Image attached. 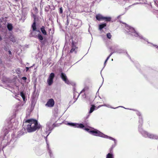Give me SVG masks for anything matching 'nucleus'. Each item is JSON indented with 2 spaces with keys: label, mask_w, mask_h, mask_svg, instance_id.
<instances>
[{
  "label": "nucleus",
  "mask_w": 158,
  "mask_h": 158,
  "mask_svg": "<svg viewBox=\"0 0 158 158\" xmlns=\"http://www.w3.org/2000/svg\"><path fill=\"white\" fill-rule=\"evenodd\" d=\"M29 69V68L28 67H26V72Z\"/></svg>",
  "instance_id": "c9c22d12"
},
{
  "label": "nucleus",
  "mask_w": 158,
  "mask_h": 158,
  "mask_svg": "<svg viewBox=\"0 0 158 158\" xmlns=\"http://www.w3.org/2000/svg\"><path fill=\"white\" fill-rule=\"evenodd\" d=\"M106 158H114V155L111 153H109L107 155Z\"/></svg>",
  "instance_id": "f8f14e48"
},
{
  "label": "nucleus",
  "mask_w": 158,
  "mask_h": 158,
  "mask_svg": "<svg viewBox=\"0 0 158 158\" xmlns=\"http://www.w3.org/2000/svg\"><path fill=\"white\" fill-rule=\"evenodd\" d=\"M95 109V106L94 105H92L90 108V110L89 111V113H92Z\"/></svg>",
  "instance_id": "f3484780"
},
{
  "label": "nucleus",
  "mask_w": 158,
  "mask_h": 158,
  "mask_svg": "<svg viewBox=\"0 0 158 158\" xmlns=\"http://www.w3.org/2000/svg\"><path fill=\"white\" fill-rule=\"evenodd\" d=\"M75 50H70L69 52V53H72L73 51H74Z\"/></svg>",
  "instance_id": "f704fd0d"
},
{
  "label": "nucleus",
  "mask_w": 158,
  "mask_h": 158,
  "mask_svg": "<svg viewBox=\"0 0 158 158\" xmlns=\"http://www.w3.org/2000/svg\"><path fill=\"white\" fill-rule=\"evenodd\" d=\"M106 26V23H104L99 25V30H101L103 28Z\"/></svg>",
  "instance_id": "1a4fd4ad"
},
{
  "label": "nucleus",
  "mask_w": 158,
  "mask_h": 158,
  "mask_svg": "<svg viewBox=\"0 0 158 158\" xmlns=\"http://www.w3.org/2000/svg\"><path fill=\"white\" fill-rule=\"evenodd\" d=\"M31 27L32 28V30L33 31H34L36 30V23H35V22H33V24L32 25Z\"/></svg>",
  "instance_id": "9d476101"
},
{
  "label": "nucleus",
  "mask_w": 158,
  "mask_h": 158,
  "mask_svg": "<svg viewBox=\"0 0 158 158\" xmlns=\"http://www.w3.org/2000/svg\"><path fill=\"white\" fill-rule=\"evenodd\" d=\"M33 18H34V22H35V23H36V16L35 15H33Z\"/></svg>",
  "instance_id": "393cba45"
},
{
  "label": "nucleus",
  "mask_w": 158,
  "mask_h": 158,
  "mask_svg": "<svg viewBox=\"0 0 158 158\" xmlns=\"http://www.w3.org/2000/svg\"><path fill=\"white\" fill-rule=\"evenodd\" d=\"M112 148H111V150H110V151H111V150H112Z\"/></svg>",
  "instance_id": "79ce46f5"
},
{
  "label": "nucleus",
  "mask_w": 158,
  "mask_h": 158,
  "mask_svg": "<svg viewBox=\"0 0 158 158\" xmlns=\"http://www.w3.org/2000/svg\"><path fill=\"white\" fill-rule=\"evenodd\" d=\"M138 114V115H139V116L141 115V114L140 113H139Z\"/></svg>",
  "instance_id": "ea45409f"
},
{
  "label": "nucleus",
  "mask_w": 158,
  "mask_h": 158,
  "mask_svg": "<svg viewBox=\"0 0 158 158\" xmlns=\"http://www.w3.org/2000/svg\"><path fill=\"white\" fill-rule=\"evenodd\" d=\"M155 137L154 135L153 134H150V133H148V135L147 136V137L149 138L150 139H153Z\"/></svg>",
  "instance_id": "ddd939ff"
},
{
  "label": "nucleus",
  "mask_w": 158,
  "mask_h": 158,
  "mask_svg": "<svg viewBox=\"0 0 158 158\" xmlns=\"http://www.w3.org/2000/svg\"><path fill=\"white\" fill-rule=\"evenodd\" d=\"M8 52H9V54H11V52L10 50H9Z\"/></svg>",
  "instance_id": "4c0bfd02"
},
{
  "label": "nucleus",
  "mask_w": 158,
  "mask_h": 158,
  "mask_svg": "<svg viewBox=\"0 0 158 158\" xmlns=\"http://www.w3.org/2000/svg\"><path fill=\"white\" fill-rule=\"evenodd\" d=\"M136 35H135L136 36H139L138 34L136 32H135Z\"/></svg>",
  "instance_id": "e433bc0d"
},
{
  "label": "nucleus",
  "mask_w": 158,
  "mask_h": 158,
  "mask_svg": "<svg viewBox=\"0 0 158 158\" xmlns=\"http://www.w3.org/2000/svg\"><path fill=\"white\" fill-rule=\"evenodd\" d=\"M59 12L60 14L63 13V9L62 7L60 8Z\"/></svg>",
  "instance_id": "bb28decb"
},
{
  "label": "nucleus",
  "mask_w": 158,
  "mask_h": 158,
  "mask_svg": "<svg viewBox=\"0 0 158 158\" xmlns=\"http://www.w3.org/2000/svg\"><path fill=\"white\" fill-rule=\"evenodd\" d=\"M69 21L68 20V18L67 19V25H68V24H69Z\"/></svg>",
  "instance_id": "72a5a7b5"
},
{
  "label": "nucleus",
  "mask_w": 158,
  "mask_h": 158,
  "mask_svg": "<svg viewBox=\"0 0 158 158\" xmlns=\"http://www.w3.org/2000/svg\"><path fill=\"white\" fill-rule=\"evenodd\" d=\"M88 88L87 87H85L84 88L83 90L81 91V93H83V92H84L85 90H87Z\"/></svg>",
  "instance_id": "b1692460"
},
{
  "label": "nucleus",
  "mask_w": 158,
  "mask_h": 158,
  "mask_svg": "<svg viewBox=\"0 0 158 158\" xmlns=\"http://www.w3.org/2000/svg\"><path fill=\"white\" fill-rule=\"evenodd\" d=\"M110 139H112V140H114V139L113 138L111 137H110Z\"/></svg>",
  "instance_id": "58836bf2"
},
{
  "label": "nucleus",
  "mask_w": 158,
  "mask_h": 158,
  "mask_svg": "<svg viewBox=\"0 0 158 158\" xmlns=\"http://www.w3.org/2000/svg\"><path fill=\"white\" fill-rule=\"evenodd\" d=\"M102 106H106V104H104L103 105L99 106H98V108Z\"/></svg>",
  "instance_id": "7c9ffc66"
},
{
  "label": "nucleus",
  "mask_w": 158,
  "mask_h": 158,
  "mask_svg": "<svg viewBox=\"0 0 158 158\" xmlns=\"http://www.w3.org/2000/svg\"><path fill=\"white\" fill-rule=\"evenodd\" d=\"M56 117H54L53 118H52L51 119V121H55L56 122Z\"/></svg>",
  "instance_id": "a878e982"
},
{
  "label": "nucleus",
  "mask_w": 158,
  "mask_h": 158,
  "mask_svg": "<svg viewBox=\"0 0 158 158\" xmlns=\"http://www.w3.org/2000/svg\"><path fill=\"white\" fill-rule=\"evenodd\" d=\"M60 77L66 83L68 84L70 83L69 80L68 79L67 76L64 73H61Z\"/></svg>",
  "instance_id": "39448f33"
},
{
  "label": "nucleus",
  "mask_w": 158,
  "mask_h": 158,
  "mask_svg": "<svg viewBox=\"0 0 158 158\" xmlns=\"http://www.w3.org/2000/svg\"><path fill=\"white\" fill-rule=\"evenodd\" d=\"M84 129L85 130L89 132V131L90 130L88 128H84Z\"/></svg>",
  "instance_id": "c756f323"
},
{
  "label": "nucleus",
  "mask_w": 158,
  "mask_h": 158,
  "mask_svg": "<svg viewBox=\"0 0 158 158\" xmlns=\"http://www.w3.org/2000/svg\"><path fill=\"white\" fill-rule=\"evenodd\" d=\"M106 36L109 39H110L112 35L110 33H108L106 34Z\"/></svg>",
  "instance_id": "4be33fe9"
},
{
  "label": "nucleus",
  "mask_w": 158,
  "mask_h": 158,
  "mask_svg": "<svg viewBox=\"0 0 158 158\" xmlns=\"http://www.w3.org/2000/svg\"><path fill=\"white\" fill-rule=\"evenodd\" d=\"M77 124L72 123H69V124L71 125L74 127H77Z\"/></svg>",
  "instance_id": "412c9836"
},
{
  "label": "nucleus",
  "mask_w": 158,
  "mask_h": 158,
  "mask_svg": "<svg viewBox=\"0 0 158 158\" xmlns=\"http://www.w3.org/2000/svg\"><path fill=\"white\" fill-rule=\"evenodd\" d=\"M113 52H111L110 54L108 56V57L107 58L106 60L105 61L104 64H105L106 63V62L108 60L109 58L111 56V55L112 54Z\"/></svg>",
  "instance_id": "aec40b11"
},
{
  "label": "nucleus",
  "mask_w": 158,
  "mask_h": 158,
  "mask_svg": "<svg viewBox=\"0 0 158 158\" xmlns=\"http://www.w3.org/2000/svg\"><path fill=\"white\" fill-rule=\"evenodd\" d=\"M38 39L40 40H42L43 39V36L40 34H38Z\"/></svg>",
  "instance_id": "dca6fc26"
},
{
  "label": "nucleus",
  "mask_w": 158,
  "mask_h": 158,
  "mask_svg": "<svg viewBox=\"0 0 158 158\" xmlns=\"http://www.w3.org/2000/svg\"><path fill=\"white\" fill-rule=\"evenodd\" d=\"M7 27L9 31H11L13 27L11 24H9L7 25Z\"/></svg>",
  "instance_id": "2eb2a0df"
},
{
  "label": "nucleus",
  "mask_w": 158,
  "mask_h": 158,
  "mask_svg": "<svg viewBox=\"0 0 158 158\" xmlns=\"http://www.w3.org/2000/svg\"><path fill=\"white\" fill-rule=\"evenodd\" d=\"M58 124L54 123L52 125V126L53 127V128H54V127L58 126Z\"/></svg>",
  "instance_id": "cd10ccee"
},
{
  "label": "nucleus",
  "mask_w": 158,
  "mask_h": 158,
  "mask_svg": "<svg viewBox=\"0 0 158 158\" xmlns=\"http://www.w3.org/2000/svg\"><path fill=\"white\" fill-rule=\"evenodd\" d=\"M40 30L42 33L44 35H47V32L45 30V27L44 26H42L40 28Z\"/></svg>",
  "instance_id": "6e6552de"
},
{
  "label": "nucleus",
  "mask_w": 158,
  "mask_h": 158,
  "mask_svg": "<svg viewBox=\"0 0 158 158\" xmlns=\"http://www.w3.org/2000/svg\"><path fill=\"white\" fill-rule=\"evenodd\" d=\"M77 127H79L81 128H83L85 127L84 125L81 123L77 124Z\"/></svg>",
  "instance_id": "a211bd4d"
},
{
  "label": "nucleus",
  "mask_w": 158,
  "mask_h": 158,
  "mask_svg": "<svg viewBox=\"0 0 158 158\" xmlns=\"http://www.w3.org/2000/svg\"><path fill=\"white\" fill-rule=\"evenodd\" d=\"M52 129H51L50 128H49V130H52Z\"/></svg>",
  "instance_id": "a19ab883"
},
{
  "label": "nucleus",
  "mask_w": 158,
  "mask_h": 158,
  "mask_svg": "<svg viewBox=\"0 0 158 158\" xmlns=\"http://www.w3.org/2000/svg\"><path fill=\"white\" fill-rule=\"evenodd\" d=\"M10 40L13 42H15V37H13L10 38Z\"/></svg>",
  "instance_id": "5701e85b"
},
{
  "label": "nucleus",
  "mask_w": 158,
  "mask_h": 158,
  "mask_svg": "<svg viewBox=\"0 0 158 158\" xmlns=\"http://www.w3.org/2000/svg\"><path fill=\"white\" fill-rule=\"evenodd\" d=\"M153 46L155 47L156 48L158 49V46L157 45H154Z\"/></svg>",
  "instance_id": "473e14b6"
},
{
  "label": "nucleus",
  "mask_w": 158,
  "mask_h": 158,
  "mask_svg": "<svg viewBox=\"0 0 158 158\" xmlns=\"http://www.w3.org/2000/svg\"><path fill=\"white\" fill-rule=\"evenodd\" d=\"M111 18L110 17H103V20H105L106 22H110L111 20Z\"/></svg>",
  "instance_id": "9b49d317"
},
{
  "label": "nucleus",
  "mask_w": 158,
  "mask_h": 158,
  "mask_svg": "<svg viewBox=\"0 0 158 158\" xmlns=\"http://www.w3.org/2000/svg\"><path fill=\"white\" fill-rule=\"evenodd\" d=\"M55 74L53 73H51L50 74L47 80V82L49 85H51L53 83V79L54 78Z\"/></svg>",
  "instance_id": "7ed1b4c3"
},
{
  "label": "nucleus",
  "mask_w": 158,
  "mask_h": 158,
  "mask_svg": "<svg viewBox=\"0 0 158 158\" xmlns=\"http://www.w3.org/2000/svg\"><path fill=\"white\" fill-rule=\"evenodd\" d=\"M25 123H28L26 127V129L27 132H31L39 129L40 128V125L38 123L37 121L35 119H30L26 120Z\"/></svg>",
  "instance_id": "f257e3e1"
},
{
  "label": "nucleus",
  "mask_w": 158,
  "mask_h": 158,
  "mask_svg": "<svg viewBox=\"0 0 158 158\" xmlns=\"http://www.w3.org/2000/svg\"><path fill=\"white\" fill-rule=\"evenodd\" d=\"M103 16L100 14L97 15L95 16V18L97 20L99 21H100L101 20H103Z\"/></svg>",
  "instance_id": "0eeeda50"
},
{
  "label": "nucleus",
  "mask_w": 158,
  "mask_h": 158,
  "mask_svg": "<svg viewBox=\"0 0 158 158\" xmlns=\"http://www.w3.org/2000/svg\"><path fill=\"white\" fill-rule=\"evenodd\" d=\"M89 133L93 135L97 136L105 137L106 136L103 133L96 129H94V130L89 131Z\"/></svg>",
  "instance_id": "f03ea898"
},
{
  "label": "nucleus",
  "mask_w": 158,
  "mask_h": 158,
  "mask_svg": "<svg viewBox=\"0 0 158 158\" xmlns=\"http://www.w3.org/2000/svg\"><path fill=\"white\" fill-rule=\"evenodd\" d=\"M20 95L23 99V100L24 101L25 98V96L24 94L22 92H21L20 93Z\"/></svg>",
  "instance_id": "6ab92c4d"
},
{
  "label": "nucleus",
  "mask_w": 158,
  "mask_h": 158,
  "mask_svg": "<svg viewBox=\"0 0 158 158\" xmlns=\"http://www.w3.org/2000/svg\"><path fill=\"white\" fill-rule=\"evenodd\" d=\"M34 10H35V11L37 13L38 12V9H37V7H35L34 8Z\"/></svg>",
  "instance_id": "c85d7f7f"
},
{
  "label": "nucleus",
  "mask_w": 158,
  "mask_h": 158,
  "mask_svg": "<svg viewBox=\"0 0 158 158\" xmlns=\"http://www.w3.org/2000/svg\"><path fill=\"white\" fill-rule=\"evenodd\" d=\"M22 79H23V80H25L27 79V78L26 77H23L22 78Z\"/></svg>",
  "instance_id": "2f4dec72"
},
{
  "label": "nucleus",
  "mask_w": 158,
  "mask_h": 158,
  "mask_svg": "<svg viewBox=\"0 0 158 158\" xmlns=\"http://www.w3.org/2000/svg\"><path fill=\"white\" fill-rule=\"evenodd\" d=\"M71 47L72 48L71 49H76L78 48L77 42H75L73 40H72Z\"/></svg>",
  "instance_id": "423d86ee"
},
{
  "label": "nucleus",
  "mask_w": 158,
  "mask_h": 158,
  "mask_svg": "<svg viewBox=\"0 0 158 158\" xmlns=\"http://www.w3.org/2000/svg\"><path fill=\"white\" fill-rule=\"evenodd\" d=\"M17 0H16V1H17Z\"/></svg>",
  "instance_id": "37998d69"
},
{
  "label": "nucleus",
  "mask_w": 158,
  "mask_h": 158,
  "mask_svg": "<svg viewBox=\"0 0 158 158\" xmlns=\"http://www.w3.org/2000/svg\"><path fill=\"white\" fill-rule=\"evenodd\" d=\"M55 104L54 100L52 98L49 99L45 104L46 106L52 107L54 106Z\"/></svg>",
  "instance_id": "20e7f679"
},
{
  "label": "nucleus",
  "mask_w": 158,
  "mask_h": 158,
  "mask_svg": "<svg viewBox=\"0 0 158 158\" xmlns=\"http://www.w3.org/2000/svg\"><path fill=\"white\" fill-rule=\"evenodd\" d=\"M148 132L146 131H143L142 133V134L143 136L145 137H147Z\"/></svg>",
  "instance_id": "4468645a"
}]
</instances>
